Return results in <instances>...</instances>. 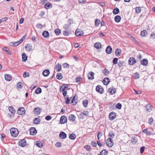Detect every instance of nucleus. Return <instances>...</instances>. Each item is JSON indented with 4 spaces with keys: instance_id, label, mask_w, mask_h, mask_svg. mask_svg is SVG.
<instances>
[{
    "instance_id": "nucleus-7",
    "label": "nucleus",
    "mask_w": 155,
    "mask_h": 155,
    "mask_svg": "<svg viewBox=\"0 0 155 155\" xmlns=\"http://www.w3.org/2000/svg\"><path fill=\"white\" fill-rule=\"evenodd\" d=\"M129 63L131 65H133L135 64L136 62L135 58L133 57H130L128 60Z\"/></svg>"
},
{
    "instance_id": "nucleus-56",
    "label": "nucleus",
    "mask_w": 155,
    "mask_h": 155,
    "mask_svg": "<svg viewBox=\"0 0 155 155\" xmlns=\"http://www.w3.org/2000/svg\"><path fill=\"white\" fill-rule=\"evenodd\" d=\"M122 107V105L120 103H118L117 104V105H116V108L120 109H121Z\"/></svg>"
},
{
    "instance_id": "nucleus-4",
    "label": "nucleus",
    "mask_w": 155,
    "mask_h": 155,
    "mask_svg": "<svg viewBox=\"0 0 155 155\" xmlns=\"http://www.w3.org/2000/svg\"><path fill=\"white\" fill-rule=\"evenodd\" d=\"M96 91L101 94L104 93V89L100 85H98L97 86L96 88Z\"/></svg>"
},
{
    "instance_id": "nucleus-2",
    "label": "nucleus",
    "mask_w": 155,
    "mask_h": 155,
    "mask_svg": "<svg viewBox=\"0 0 155 155\" xmlns=\"http://www.w3.org/2000/svg\"><path fill=\"white\" fill-rule=\"evenodd\" d=\"M78 116L80 119H83L87 116V111L84 110L79 114Z\"/></svg>"
},
{
    "instance_id": "nucleus-33",
    "label": "nucleus",
    "mask_w": 155,
    "mask_h": 155,
    "mask_svg": "<svg viewBox=\"0 0 155 155\" xmlns=\"http://www.w3.org/2000/svg\"><path fill=\"white\" fill-rule=\"evenodd\" d=\"M113 12L114 14L116 15L119 13V10L116 7L113 10Z\"/></svg>"
},
{
    "instance_id": "nucleus-59",
    "label": "nucleus",
    "mask_w": 155,
    "mask_h": 155,
    "mask_svg": "<svg viewBox=\"0 0 155 155\" xmlns=\"http://www.w3.org/2000/svg\"><path fill=\"white\" fill-rule=\"evenodd\" d=\"M103 135L102 133L101 132H99L97 135V139L98 140H99L100 139V137H101Z\"/></svg>"
},
{
    "instance_id": "nucleus-21",
    "label": "nucleus",
    "mask_w": 155,
    "mask_h": 155,
    "mask_svg": "<svg viewBox=\"0 0 155 155\" xmlns=\"http://www.w3.org/2000/svg\"><path fill=\"white\" fill-rule=\"evenodd\" d=\"M121 50L118 48L116 49L115 51V54L117 56H119L121 55Z\"/></svg>"
},
{
    "instance_id": "nucleus-42",
    "label": "nucleus",
    "mask_w": 155,
    "mask_h": 155,
    "mask_svg": "<svg viewBox=\"0 0 155 155\" xmlns=\"http://www.w3.org/2000/svg\"><path fill=\"white\" fill-rule=\"evenodd\" d=\"M65 98L66 99L65 100V103L66 104H68L70 103V99H69L68 95L66 97H65Z\"/></svg>"
},
{
    "instance_id": "nucleus-45",
    "label": "nucleus",
    "mask_w": 155,
    "mask_h": 155,
    "mask_svg": "<svg viewBox=\"0 0 155 155\" xmlns=\"http://www.w3.org/2000/svg\"><path fill=\"white\" fill-rule=\"evenodd\" d=\"M17 87L18 88H21L22 87L21 82H18L17 85Z\"/></svg>"
},
{
    "instance_id": "nucleus-16",
    "label": "nucleus",
    "mask_w": 155,
    "mask_h": 155,
    "mask_svg": "<svg viewBox=\"0 0 155 155\" xmlns=\"http://www.w3.org/2000/svg\"><path fill=\"white\" fill-rule=\"evenodd\" d=\"M42 35L44 38H47L49 37V33L48 31H45L43 32Z\"/></svg>"
},
{
    "instance_id": "nucleus-46",
    "label": "nucleus",
    "mask_w": 155,
    "mask_h": 155,
    "mask_svg": "<svg viewBox=\"0 0 155 155\" xmlns=\"http://www.w3.org/2000/svg\"><path fill=\"white\" fill-rule=\"evenodd\" d=\"M61 31L59 29H56L54 31V32L57 35H59L61 33Z\"/></svg>"
},
{
    "instance_id": "nucleus-14",
    "label": "nucleus",
    "mask_w": 155,
    "mask_h": 155,
    "mask_svg": "<svg viewBox=\"0 0 155 155\" xmlns=\"http://www.w3.org/2000/svg\"><path fill=\"white\" fill-rule=\"evenodd\" d=\"M106 51L107 54H111L112 51V48L110 46H107L106 48Z\"/></svg>"
},
{
    "instance_id": "nucleus-52",
    "label": "nucleus",
    "mask_w": 155,
    "mask_h": 155,
    "mask_svg": "<svg viewBox=\"0 0 155 155\" xmlns=\"http://www.w3.org/2000/svg\"><path fill=\"white\" fill-rule=\"evenodd\" d=\"M63 34L64 35L67 36L71 34V32H69V31H63Z\"/></svg>"
},
{
    "instance_id": "nucleus-30",
    "label": "nucleus",
    "mask_w": 155,
    "mask_h": 155,
    "mask_svg": "<svg viewBox=\"0 0 155 155\" xmlns=\"http://www.w3.org/2000/svg\"><path fill=\"white\" fill-rule=\"evenodd\" d=\"M108 151L104 149L101 151L100 154L98 155H107Z\"/></svg>"
},
{
    "instance_id": "nucleus-50",
    "label": "nucleus",
    "mask_w": 155,
    "mask_h": 155,
    "mask_svg": "<svg viewBox=\"0 0 155 155\" xmlns=\"http://www.w3.org/2000/svg\"><path fill=\"white\" fill-rule=\"evenodd\" d=\"M147 32V31L144 30L141 31L140 33V35L142 37H144L145 36Z\"/></svg>"
},
{
    "instance_id": "nucleus-29",
    "label": "nucleus",
    "mask_w": 155,
    "mask_h": 155,
    "mask_svg": "<svg viewBox=\"0 0 155 155\" xmlns=\"http://www.w3.org/2000/svg\"><path fill=\"white\" fill-rule=\"evenodd\" d=\"M45 8L46 9H48L50 8H51L52 5L51 3H48L45 5Z\"/></svg>"
},
{
    "instance_id": "nucleus-27",
    "label": "nucleus",
    "mask_w": 155,
    "mask_h": 155,
    "mask_svg": "<svg viewBox=\"0 0 155 155\" xmlns=\"http://www.w3.org/2000/svg\"><path fill=\"white\" fill-rule=\"evenodd\" d=\"M22 61L24 62L27 59L28 57L26 55V54L25 53L22 54Z\"/></svg>"
},
{
    "instance_id": "nucleus-1",
    "label": "nucleus",
    "mask_w": 155,
    "mask_h": 155,
    "mask_svg": "<svg viewBox=\"0 0 155 155\" xmlns=\"http://www.w3.org/2000/svg\"><path fill=\"white\" fill-rule=\"evenodd\" d=\"M10 132L12 136L15 137L17 136L18 134V132L17 128H12L10 130Z\"/></svg>"
},
{
    "instance_id": "nucleus-9",
    "label": "nucleus",
    "mask_w": 155,
    "mask_h": 155,
    "mask_svg": "<svg viewBox=\"0 0 155 155\" xmlns=\"http://www.w3.org/2000/svg\"><path fill=\"white\" fill-rule=\"evenodd\" d=\"M116 117V113L113 112L110 113L109 115V119L110 120H112L115 119Z\"/></svg>"
},
{
    "instance_id": "nucleus-24",
    "label": "nucleus",
    "mask_w": 155,
    "mask_h": 155,
    "mask_svg": "<svg viewBox=\"0 0 155 155\" xmlns=\"http://www.w3.org/2000/svg\"><path fill=\"white\" fill-rule=\"evenodd\" d=\"M75 118L76 117H75V116L73 114H71L69 115L68 117L69 120L73 121H74L75 120Z\"/></svg>"
},
{
    "instance_id": "nucleus-12",
    "label": "nucleus",
    "mask_w": 155,
    "mask_h": 155,
    "mask_svg": "<svg viewBox=\"0 0 155 155\" xmlns=\"http://www.w3.org/2000/svg\"><path fill=\"white\" fill-rule=\"evenodd\" d=\"M26 144V141L24 139L21 140L19 142V145L21 147H24L25 146Z\"/></svg>"
},
{
    "instance_id": "nucleus-53",
    "label": "nucleus",
    "mask_w": 155,
    "mask_h": 155,
    "mask_svg": "<svg viewBox=\"0 0 155 155\" xmlns=\"http://www.w3.org/2000/svg\"><path fill=\"white\" fill-rule=\"evenodd\" d=\"M29 76V74L28 72H25L23 74V77L24 78H26Z\"/></svg>"
},
{
    "instance_id": "nucleus-8",
    "label": "nucleus",
    "mask_w": 155,
    "mask_h": 155,
    "mask_svg": "<svg viewBox=\"0 0 155 155\" xmlns=\"http://www.w3.org/2000/svg\"><path fill=\"white\" fill-rule=\"evenodd\" d=\"M145 107L146 108L145 110L147 112H150L153 109V106L150 104H146Z\"/></svg>"
},
{
    "instance_id": "nucleus-31",
    "label": "nucleus",
    "mask_w": 155,
    "mask_h": 155,
    "mask_svg": "<svg viewBox=\"0 0 155 155\" xmlns=\"http://www.w3.org/2000/svg\"><path fill=\"white\" fill-rule=\"evenodd\" d=\"M32 46L28 44H27L25 46V48H26L27 51H30L32 50Z\"/></svg>"
},
{
    "instance_id": "nucleus-22",
    "label": "nucleus",
    "mask_w": 155,
    "mask_h": 155,
    "mask_svg": "<svg viewBox=\"0 0 155 155\" xmlns=\"http://www.w3.org/2000/svg\"><path fill=\"white\" fill-rule=\"evenodd\" d=\"M55 69L56 70L57 72H59L61 70V64H58L56 65L55 68Z\"/></svg>"
},
{
    "instance_id": "nucleus-47",
    "label": "nucleus",
    "mask_w": 155,
    "mask_h": 155,
    "mask_svg": "<svg viewBox=\"0 0 155 155\" xmlns=\"http://www.w3.org/2000/svg\"><path fill=\"white\" fill-rule=\"evenodd\" d=\"M103 73L105 75H107L109 73V71L107 69L105 68L103 70Z\"/></svg>"
},
{
    "instance_id": "nucleus-36",
    "label": "nucleus",
    "mask_w": 155,
    "mask_h": 155,
    "mask_svg": "<svg viewBox=\"0 0 155 155\" xmlns=\"http://www.w3.org/2000/svg\"><path fill=\"white\" fill-rule=\"evenodd\" d=\"M21 42V41L19 40V41H17L13 42V46H16L19 45Z\"/></svg>"
},
{
    "instance_id": "nucleus-32",
    "label": "nucleus",
    "mask_w": 155,
    "mask_h": 155,
    "mask_svg": "<svg viewBox=\"0 0 155 155\" xmlns=\"http://www.w3.org/2000/svg\"><path fill=\"white\" fill-rule=\"evenodd\" d=\"M75 34L76 35L78 36H79L83 35V34L81 33V32L79 31V29H77L76 30Z\"/></svg>"
},
{
    "instance_id": "nucleus-28",
    "label": "nucleus",
    "mask_w": 155,
    "mask_h": 155,
    "mask_svg": "<svg viewBox=\"0 0 155 155\" xmlns=\"http://www.w3.org/2000/svg\"><path fill=\"white\" fill-rule=\"evenodd\" d=\"M8 110L12 114H14L15 112V111L14 109V107L11 106L9 107H8Z\"/></svg>"
},
{
    "instance_id": "nucleus-26",
    "label": "nucleus",
    "mask_w": 155,
    "mask_h": 155,
    "mask_svg": "<svg viewBox=\"0 0 155 155\" xmlns=\"http://www.w3.org/2000/svg\"><path fill=\"white\" fill-rule=\"evenodd\" d=\"M101 45L99 42H97L95 43L94 45V46L95 48L97 49L100 48L101 47Z\"/></svg>"
},
{
    "instance_id": "nucleus-60",
    "label": "nucleus",
    "mask_w": 155,
    "mask_h": 155,
    "mask_svg": "<svg viewBox=\"0 0 155 155\" xmlns=\"http://www.w3.org/2000/svg\"><path fill=\"white\" fill-rule=\"evenodd\" d=\"M109 136L111 138H113L114 136V134L113 132H111L109 134Z\"/></svg>"
},
{
    "instance_id": "nucleus-5",
    "label": "nucleus",
    "mask_w": 155,
    "mask_h": 155,
    "mask_svg": "<svg viewBox=\"0 0 155 155\" xmlns=\"http://www.w3.org/2000/svg\"><path fill=\"white\" fill-rule=\"evenodd\" d=\"M67 117L65 116H63L61 117L60 119V122L61 124H64L67 122Z\"/></svg>"
},
{
    "instance_id": "nucleus-54",
    "label": "nucleus",
    "mask_w": 155,
    "mask_h": 155,
    "mask_svg": "<svg viewBox=\"0 0 155 155\" xmlns=\"http://www.w3.org/2000/svg\"><path fill=\"white\" fill-rule=\"evenodd\" d=\"M37 27L39 29H41L43 28V26L40 23H38L37 25Z\"/></svg>"
},
{
    "instance_id": "nucleus-41",
    "label": "nucleus",
    "mask_w": 155,
    "mask_h": 155,
    "mask_svg": "<svg viewBox=\"0 0 155 155\" xmlns=\"http://www.w3.org/2000/svg\"><path fill=\"white\" fill-rule=\"evenodd\" d=\"M75 97H76L75 96H74L73 97V99L71 101L72 103L74 105H75L77 103V101H76V100H75Z\"/></svg>"
},
{
    "instance_id": "nucleus-43",
    "label": "nucleus",
    "mask_w": 155,
    "mask_h": 155,
    "mask_svg": "<svg viewBox=\"0 0 155 155\" xmlns=\"http://www.w3.org/2000/svg\"><path fill=\"white\" fill-rule=\"evenodd\" d=\"M100 22V19H96L95 21V25L96 26H97L99 25Z\"/></svg>"
},
{
    "instance_id": "nucleus-57",
    "label": "nucleus",
    "mask_w": 155,
    "mask_h": 155,
    "mask_svg": "<svg viewBox=\"0 0 155 155\" xmlns=\"http://www.w3.org/2000/svg\"><path fill=\"white\" fill-rule=\"evenodd\" d=\"M70 27V26L68 24H65L63 26L64 28L66 30H68Z\"/></svg>"
},
{
    "instance_id": "nucleus-15",
    "label": "nucleus",
    "mask_w": 155,
    "mask_h": 155,
    "mask_svg": "<svg viewBox=\"0 0 155 155\" xmlns=\"http://www.w3.org/2000/svg\"><path fill=\"white\" fill-rule=\"evenodd\" d=\"M59 136L61 139H64L67 137L66 134L63 132H62L60 133Z\"/></svg>"
},
{
    "instance_id": "nucleus-49",
    "label": "nucleus",
    "mask_w": 155,
    "mask_h": 155,
    "mask_svg": "<svg viewBox=\"0 0 155 155\" xmlns=\"http://www.w3.org/2000/svg\"><path fill=\"white\" fill-rule=\"evenodd\" d=\"M36 145L38 147L41 148L42 147V144L41 141H38L36 142Z\"/></svg>"
},
{
    "instance_id": "nucleus-25",
    "label": "nucleus",
    "mask_w": 155,
    "mask_h": 155,
    "mask_svg": "<svg viewBox=\"0 0 155 155\" xmlns=\"http://www.w3.org/2000/svg\"><path fill=\"white\" fill-rule=\"evenodd\" d=\"M121 19V17L119 15H117L114 18L115 21L117 23L119 22Z\"/></svg>"
},
{
    "instance_id": "nucleus-44",
    "label": "nucleus",
    "mask_w": 155,
    "mask_h": 155,
    "mask_svg": "<svg viewBox=\"0 0 155 155\" xmlns=\"http://www.w3.org/2000/svg\"><path fill=\"white\" fill-rule=\"evenodd\" d=\"M4 50L5 51L7 52L8 54L9 55H11L12 54V53L9 51V49L7 47H5L4 49Z\"/></svg>"
},
{
    "instance_id": "nucleus-19",
    "label": "nucleus",
    "mask_w": 155,
    "mask_h": 155,
    "mask_svg": "<svg viewBox=\"0 0 155 155\" xmlns=\"http://www.w3.org/2000/svg\"><path fill=\"white\" fill-rule=\"evenodd\" d=\"M148 61L147 60V59H143L141 61V64L143 66H146L148 64Z\"/></svg>"
},
{
    "instance_id": "nucleus-38",
    "label": "nucleus",
    "mask_w": 155,
    "mask_h": 155,
    "mask_svg": "<svg viewBox=\"0 0 155 155\" xmlns=\"http://www.w3.org/2000/svg\"><path fill=\"white\" fill-rule=\"evenodd\" d=\"M141 11V9L140 7H136L135 8V11L138 14L140 13Z\"/></svg>"
},
{
    "instance_id": "nucleus-51",
    "label": "nucleus",
    "mask_w": 155,
    "mask_h": 155,
    "mask_svg": "<svg viewBox=\"0 0 155 155\" xmlns=\"http://www.w3.org/2000/svg\"><path fill=\"white\" fill-rule=\"evenodd\" d=\"M139 77L140 75L138 73L136 72L134 74V78L135 79H138L139 78Z\"/></svg>"
},
{
    "instance_id": "nucleus-62",
    "label": "nucleus",
    "mask_w": 155,
    "mask_h": 155,
    "mask_svg": "<svg viewBox=\"0 0 155 155\" xmlns=\"http://www.w3.org/2000/svg\"><path fill=\"white\" fill-rule=\"evenodd\" d=\"M63 66L65 68H68L69 64L67 63H65L63 64Z\"/></svg>"
},
{
    "instance_id": "nucleus-34",
    "label": "nucleus",
    "mask_w": 155,
    "mask_h": 155,
    "mask_svg": "<svg viewBox=\"0 0 155 155\" xmlns=\"http://www.w3.org/2000/svg\"><path fill=\"white\" fill-rule=\"evenodd\" d=\"M34 123L36 124H38L40 122V119L38 118H35L34 120Z\"/></svg>"
},
{
    "instance_id": "nucleus-58",
    "label": "nucleus",
    "mask_w": 155,
    "mask_h": 155,
    "mask_svg": "<svg viewBox=\"0 0 155 155\" xmlns=\"http://www.w3.org/2000/svg\"><path fill=\"white\" fill-rule=\"evenodd\" d=\"M118 58H114L113 62L114 64H115L117 63Z\"/></svg>"
},
{
    "instance_id": "nucleus-37",
    "label": "nucleus",
    "mask_w": 155,
    "mask_h": 155,
    "mask_svg": "<svg viewBox=\"0 0 155 155\" xmlns=\"http://www.w3.org/2000/svg\"><path fill=\"white\" fill-rule=\"evenodd\" d=\"M66 88V87L64 86V85L63 84L60 87V91L61 92H62L64 91H65V89Z\"/></svg>"
},
{
    "instance_id": "nucleus-11",
    "label": "nucleus",
    "mask_w": 155,
    "mask_h": 155,
    "mask_svg": "<svg viewBox=\"0 0 155 155\" xmlns=\"http://www.w3.org/2000/svg\"><path fill=\"white\" fill-rule=\"evenodd\" d=\"M94 73L92 72H90L88 74V79L90 80H93L94 79Z\"/></svg>"
},
{
    "instance_id": "nucleus-17",
    "label": "nucleus",
    "mask_w": 155,
    "mask_h": 155,
    "mask_svg": "<svg viewBox=\"0 0 155 155\" xmlns=\"http://www.w3.org/2000/svg\"><path fill=\"white\" fill-rule=\"evenodd\" d=\"M103 84L105 85H107L110 82V79L108 78H105L103 80Z\"/></svg>"
},
{
    "instance_id": "nucleus-61",
    "label": "nucleus",
    "mask_w": 155,
    "mask_h": 155,
    "mask_svg": "<svg viewBox=\"0 0 155 155\" xmlns=\"http://www.w3.org/2000/svg\"><path fill=\"white\" fill-rule=\"evenodd\" d=\"M83 104L85 107H87V100L83 101Z\"/></svg>"
},
{
    "instance_id": "nucleus-20",
    "label": "nucleus",
    "mask_w": 155,
    "mask_h": 155,
    "mask_svg": "<svg viewBox=\"0 0 155 155\" xmlns=\"http://www.w3.org/2000/svg\"><path fill=\"white\" fill-rule=\"evenodd\" d=\"M50 74V71L49 70L46 69L44 70L42 73L43 75L45 77L47 76Z\"/></svg>"
},
{
    "instance_id": "nucleus-3",
    "label": "nucleus",
    "mask_w": 155,
    "mask_h": 155,
    "mask_svg": "<svg viewBox=\"0 0 155 155\" xmlns=\"http://www.w3.org/2000/svg\"><path fill=\"white\" fill-rule=\"evenodd\" d=\"M107 145L110 147H112L113 145V142L111 138H109L106 141Z\"/></svg>"
},
{
    "instance_id": "nucleus-55",
    "label": "nucleus",
    "mask_w": 155,
    "mask_h": 155,
    "mask_svg": "<svg viewBox=\"0 0 155 155\" xmlns=\"http://www.w3.org/2000/svg\"><path fill=\"white\" fill-rule=\"evenodd\" d=\"M153 122V119L152 117L150 118L149 119L148 123L150 125H152Z\"/></svg>"
},
{
    "instance_id": "nucleus-63",
    "label": "nucleus",
    "mask_w": 155,
    "mask_h": 155,
    "mask_svg": "<svg viewBox=\"0 0 155 155\" xmlns=\"http://www.w3.org/2000/svg\"><path fill=\"white\" fill-rule=\"evenodd\" d=\"M123 63H124L123 61H119L118 63V65L119 67H122L123 65Z\"/></svg>"
},
{
    "instance_id": "nucleus-64",
    "label": "nucleus",
    "mask_w": 155,
    "mask_h": 155,
    "mask_svg": "<svg viewBox=\"0 0 155 155\" xmlns=\"http://www.w3.org/2000/svg\"><path fill=\"white\" fill-rule=\"evenodd\" d=\"M52 118V117L49 115H48L45 117V119L47 120H49Z\"/></svg>"
},
{
    "instance_id": "nucleus-40",
    "label": "nucleus",
    "mask_w": 155,
    "mask_h": 155,
    "mask_svg": "<svg viewBox=\"0 0 155 155\" xmlns=\"http://www.w3.org/2000/svg\"><path fill=\"white\" fill-rule=\"evenodd\" d=\"M56 78L58 80H61L62 78L63 77L61 73H58L56 76Z\"/></svg>"
},
{
    "instance_id": "nucleus-13",
    "label": "nucleus",
    "mask_w": 155,
    "mask_h": 155,
    "mask_svg": "<svg viewBox=\"0 0 155 155\" xmlns=\"http://www.w3.org/2000/svg\"><path fill=\"white\" fill-rule=\"evenodd\" d=\"M116 88H114L113 87L110 88L108 90V92L110 94H114L116 92Z\"/></svg>"
},
{
    "instance_id": "nucleus-6",
    "label": "nucleus",
    "mask_w": 155,
    "mask_h": 155,
    "mask_svg": "<svg viewBox=\"0 0 155 155\" xmlns=\"http://www.w3.org/2000/svg\"><path fill=\"white\" fill-rule=\"evenodd\" d=\"M25 111L23 107H20L18 110V113L20 115H22L25 114Z\"/></svg>"
},
{
    "instance_id": "nucleus-10",
    "label": "nucleus",
    "mask_w": 155,
    "mask_h": 155,
    "mask_svg": "<svg viewBox=\"0 0 155 155\" xmlns=\"http://www.w3.org/2000/svg\"><path fill=\"white\" fill-rule=\"evenodd\" d=\"M30 135H35L37 133L35 127H32L30 130Z\"/></svg>"
},
{
    "instance_id": "nucleus-48",
    "label": "nucleus",
    "mask_w": 155,
    "mask_h": 155,
    "mask_svg": "<svg viewBox=\"0 0 155 155\" xmlns=\"http://www.w3.org/2000/svg\"><path fill=\"white\" fill-rule=\"evenodd\" d=\"M131 140L132 142H134L135 143H136L137 141V138L135 137H132Z\"/></svg>"
},
{
    "instance_id": "nucleus-35",
    "label": "nucleus",
    "mask_w": 155,
    "mask_h": 155,
    "mask_svg": "<svg viewBox=\"0 0 155 155\" xmlns=\"http://www.w3.org/2000/svg\"><path fill=\"white\" fill-rule=\"evenodd\" d=\"M69 137L71 140H74L76 138V136L74 134L72 133L69 135Z\"/></svg>"
},
{
    "instance_id": "nucleus-39",
    "label": "nucleus",
    "mask_w": 155,
    "mask_h": 155,
    "mask_svg": "<svg viewBox=\"0 0 155 155\" xmlns=\"http://www.w3.org/2000/svg\"><path fill=\"white\" fill-rule=\"evenodd\" d=\"M41 89L40 88L38 87L36 90L35 91V93L36 94H39L41 93Z\"/></svg>"
},
{
    "instance_id": "nucleus-18",
    "label": "nucleus",
    "mask_w": 155,
    "mask_h": 155,
    "mask_svg": "<svg viewBox=\"0 0 155 155\" xmlns=\"http://www.w3.org/2000/svg\"><path fill=\"white\" fill-rule=\"evenodd\" d=\"M5 80L8 81H10L12 79L11 76L8 74H5Z\"/></svg>"
},
{
    "instance_id": "nucleus-23",
    "label": "nucleus",
    "mask_w": 155,
    "mask_h": 155,
    "mask_svg": "<svg viewBox=\"0 0 155 155\" xmlns=\"http://www.w3.org/2000/svg\"><path fill=\"white\" fill-rule=\"evenodd\" d=\"M41 109L38 107H35L34 109V112L37 115H39L40 114V110Z\"/></svg>"
}]
</instances>
